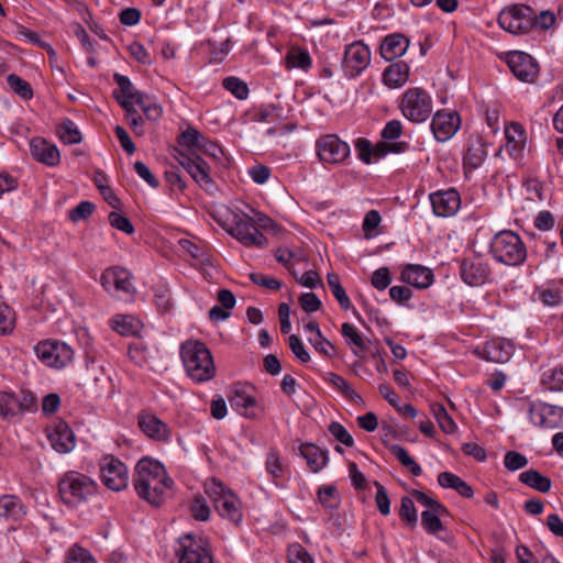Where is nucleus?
<instances>
[{
    "mask_svg": "<svg viewBox=\"0 0 563 563\" xmlns=\"http://www.w3.org/2000/svg\"><path fill=\"white\" fill-rule=\"evenodd\" d=\"M173 483L158 461L143 457L136 463L133 478L134 488L137 495L151 505L159 506L165 490L170 488Z\"/></svg>",
    "mask_w": 563,
    "mask_h": 563,
    "instance_id": "1",
    "label": "nucleus"
},
{
    "mask_svg": "<svg viewBox=\"0 0 563 563\" xmlns=\"http://www.w3.org/2000/svg\"><path fill=\"white\" fill-rule=\"evenodd\" d=\"M180 357L187 375L196 383H205L216 375L210 350L201 341L188 340L180 346Z\"/></svg>",
    "mask_w": 563,
    "mask_h": 563,
    "instance_id": "2",
    "label": "nucleus"
},
{
    "mask_svg": "<svg viewBox=\"0 0 563 563\" xmlns=\"http://www.w3.org/2000/svg\"><path fill=\"white\" fill-rule=\"evenodd\" d=\"M489 250L497 262L509 266H518L527 258L523 242L517 233L510 230L496 233L490 241Z\"/></svg>",
    "mask_w": 563,
    "mask_h": 563,
    "instance_id": "3",
    "label": "nucleus"
},
{
    "mask_svg": "<svg viewBox=\"0 0 563 563\" xmlns=\"http://www.w3.org/2000/svg\"><path fill=\"white\" fill-rule=\"evenodd\" d=\"M60 498L67 506H78L97 490V484L89 476L78 472H67L59 479Z\"/></svg>",
    "mask_w": 563,
    "mask_h": 563,
    "instance_id": "4",
    "label": "nucleus"
},
{
    "mask_svg": "<svg viewBox=\"0 0 563 563\" xmlns=\"http://www.w3.org/2000/svg\"><path fill=\"white\" fill-rule=\"evenodd\" d=\"M206 494L220 517L239 525L242 520L241 503L236 495L221 482L212 479L206 485Z\"/></svg>",
    "mask_w": 563,
    "mask_h": 563,
    "instance_id": "5",
    "label": "nucleus"
},
{
    "mask_svg": "<svg viewBox=\"0 0 563 563\" xmlns=\"http://www.w3.org/2000/svg\"><path fill=\"white\" fill-rule=\"evenodd\" d=\"M225 231L243 245L250 247H266V236L256 228L253 219L246 213H232L231 224Z\"/></svg>",
    "mask_w": 563,
    "mask_h": 563,
    "instance_id": "6",
    "label": "nucleus"
},
{
    "mask_svg": "<svg viewBox=\"0 0 563 563\" xmlns=\"http://www.w3.org/2000/svg\"><path fill=\"white\" fill-rule=\"evenodd\" d=\"M400 109L409 121L424 122L432 113V99L424 89L413 87L404 93Z\"/></svg>",
    "mask_w": 563,
    "mask_h": 563,
    "instance_id": "7",
    "label": "nucleus"
},
{
    "mask_svg": "<svg viewBox=\"0 0 563 563\" xmlns=\"http://www.w3.org/2000/svg\"><path fill=\"white\" fill-rule=\"evenodd\" d=\"M498 24L501 29L511 34H526L534 26L533 11L527 5L506 8L498 15Z\"/></svg>",
    "mask_w": 563,
    "mask_h": 563,
    "instance_id": "8",
    "label": "nucleus"
},
{
    "mask_svg": "<svg viewBox=\"0 0 563 563\" xmlns=\"http://www.w3.org/2000/svg\"><path fill=\"white\" fill-rule=\"evenodd\" d=\"M37 357L47 366L60 368L71 362L73 349L58 341L46 340L37 343L34 347Z\"/></svg>",
    "mask_w": 563,
    "mask_h": 563,
    "instance_id": "9",
    "label": "nucleus"
},
{
    "mask_svg": "<svg viewBox=\"0 0 563 563\" xmlns=\"http://www.w3.org/2000/svg\"><path fill=\"white\" fill-rule=\"evenodd\" d=\"M176 159L202 189L211 191L214 188V183L210 176V166L197 153L179 152Z\"/></svg>",
    "mask_w": 563,
    "mask_h": 563,
    "instance_id": "10",
    "label": "nucleus"
},
{
    "mask_svg": "<svg viewBox=\"0 0 563 563\" xmlns=\"http://www.w3.org/2000/svg\"><path fill=\"white\" fill-rule=\"evenodd\" d=\"M317 154L321 162L328 164H340L350 155V146L334 134L323 135L318 139Z\"/></svg>",
    "mask_w": 563,
    "mask_h": 563,
    "instance_id": "11",
    "label": "nucleus"
},
{
    "mask_svg": "<svg viewBox=\"0 0 563 563\" xmlns=\"http://www.w3.org/2000/svg\"><path fill=\"white\" fill-rule=\"evenodd\" d=\"M369 62V48L363 42H354L345 49L342 67L347 77L354 78L367 68Z\"/></svg>",
    "mask_w": 563,
    "mask_h": 563,
    "instance_id": "12",
    "label": "nucleus"
},
{
    "mask_svg": "<svg viewBox=\"0 0 563 563\" xmlns=\"http://www.w3.org/2000/svg\"><path fill=\"white\" fill-rule=\"evenodd\" d=\"M251 387L235 385L231 388L228 399L232 408L245 418L256 419L262 413L257 399L249 391Z\"/></svg>",
    "mask_w": 563,
    "mask_h": 563,
    "instance_id": "13",
    "label": "nucleus"
},
{
    "mask_svg": "<svg viewBox=\"0 0 563 563\" xmlns=\"http://www.w3.org/2000/svg\"><path fill=\"white\" fill-rule=\"evenodd\" d=\"M100 476L103 484L115 492H120L128 486V468L118 459L107 456L100 465Z\"/></svg>",
    "mask_w": 563,
    "mask_h": 563,
    "instance_id": "14",
    "label": "nucleus"
},
{
    "mask_svg": "<svg viewBox=\"0 0 563 563\" xmlns=\"http://www.w3.org/2000/svg\"><path fill=\"white\" fill-rule=\"evenodd\" d=\"M507 64L512 74L521 81L533 82L539 74L538 63L527 53L510 52Z\"/></svg>",
    "mask_w": 563,
    "mask_h": 563,
    "instance_id": "15",
    "label": "nucleus"
},
{
    "mask_svg": "<svg viewBox=\"0 0 563 563\" xmlns=\"http://www.w3.org/2000/svg\"><path fill=\"white\" fill-rule=\"evenodd\" d=\"M177 555L179 563H213L209 551L203 548L191 533L179 538Z\"/></svg>",
    "mask_w": 563,
    "mask_h": 563,
    "instance_id": "16",
    "label": "nucleus"
},
{
    "mask_svg": "<svg viewBox=\"0 0 563 563\" xmlns=\"http://www.w3.org/2000/svg\"><path fill=\"white\" fill-rule=\"evenodd\" d=\"M460 115L456 112L437 111L432 118L431 131L439 142L450 140L459 130Z\"/></svg>",
    "mask_w": 563,
    "mask_h": 563,
    "instance_id": "17",
    "label": "nucleus"
},
{
    "mask_svg": "<svg viewBox=\"0 0 563 563\" xmlns=\"http://www.w3.org/2000/svg\"><path fill=\"white\" fill-rule=\"evenodd\" d=\"M101 285L111 295L119 291L132 294L134 287L131 283V274L122 267H111L106 269L101 275Z\"/></svg>",
    "mask_w": 563,
    "mask_h": 563,
    "instance_id": "18",
    "label": "nucleus"
},
{
    "mask_svg": "<svg viewBox=\"0 0 563 563\" xmlns=\"http://www.w3.org/2000/svg\"><path fill=\"white\" fill-rule=\"evenodd\" d=\"M463 282L470 286H481L488 282L490 268L479 258H465L460 266Z\"/></svg>",
    "mask_w": 563,
    "mask_h": 563,
    "instance_id": "19",
    "label": "nucleus"
},
{
    "mask_svg": "<svg viewBox=\"0 0 563 563\" xmlns=\"http://www.w3.org/2000/svg\"><path fill=\"white\" fill-rule=\"evenodd\" d=\"M430 201L434 214L444 218L455 214L461 206L460 195L454 189L431 194Z\"/></svg>",
    "mask_w": 563,
    "mask_h": 563,
    "instance_id": "20",
    "label": "nucleus"
},
{
    "mask_svg": "<svg viewBox=\"0 0 563 563\" xmlns=\"http://www.w3.org/2000/svg\"><path fill=\"white\" fill-rule=\"evenodd\" d=\"M140 429L151 439L166 441L169 438V428L158 417L150 412L139 415Z\"/></svg>",
    "mask_w": 563,
    "mask_h": 563,
    "instance_id": "21",
    "label": "nucleus"
},
{
    "mask_svg": "<svg viewBox=\"0 0 563 563\" xmlns=\"http://www.w3.org/2000/svg\"><path fill=\"white\" fill-rule=\"evenodd\" d=\"M52 448L58 453H68L75 448V434L65 421L55 424L48 433Z\"/></svg>",
    "mask_w": 563,
    "mask_h": 563,
    "instance_id": "22",
    "label": "nucleus"
},
{
    "mask_svg": "<svg viewBox=\"0 0 563 563\" xmlns=\"http://www.w3.org/2000/svg\"><path fill=\"white\" fill-rule=\"evenodd\" d=\"M30 151L36 161L47 166H56L60 161L57 146L41 137L33 139L30 142Z\"/></svg>",
    "mask_w": 563,
    "mask_h": 563,
    "instance_id": "23",
    "label": "nucleus"
},
{
    "mask_svg": "<svg viewBox=\"0 0 563 563\" xmlns=\"http://www.w3.org/2000/svg\"><path fill=\"white\" fill-rule=\"evenodd\" d=\"M401 279L408 285L424 289L433 283V273L426 266L408 264L401 272Z\"/></svg>",
    "mask_w": 563,
    "mask_h": 563,
    "instance_id": "24",
    "label": "nucleus"
},
{
    "mask_svg": "<svg viewBox=\"0 0 563 563\" xmlns=\"http://www.w3.org/2000/svg\"><path fill=\"white\" fill-rule=\"evenodd\" d=\"M409 47V40L401 33L385 36L380 45V55L386 60H394L402 56Z\"/></svg>",
    "mask_w": 563,
    "mask_h": 563,
    "instance_id": "25",
    "label": "nucleus"
},
{
    "mask_svg": "<svg viewBox=\"0 0 563 563\" xmlns=\"http://www.w3.org/2000/svg\"><path fill=\"white\" fill-rule=\"evenodd\" d=\"M486 156L487 152L483 140L479 136L471 137L463 156L464 168L468 170L478 168L484 163Z\"/></svg>",
    "mask_w": 563,
    "mask_h": 563,
    "instance_id": "26",
    "label": "nucleus"
},
{
    "mask_svg": "<svg viewBox=\"0 0 563 563\" xmlns=\"http://www.w3.org/2000/svg\"><path fill=\"white\" fill-rule=\"evenodd\" d=\"M448 512H434L433 510H424L421 512V525L426 531L441 540H448L450 533L445 530L441 517L448 516Z\"/></svg>",
    "mask_w": 563,
    "mask_h": 563,
    "instance_id": "27",
    "label": "nucleus"
},
{
    "mask_svg": "<svg viewBox=\"0 0 563 563\" xmlns=\"http://www.w3.org/2000/svg\"><path fill=\"white\" fill-rule=\"evenodd\" d=\"M409 65L399 60L388 66L383 74V81L389 88H399L409 79Z\"/></svg>",
    "mask_w": 563,
    "mask_h": 563,
    "instance_id": "28",
    "label": "nucleus"
},
{
    "mask_svg": "<svg viewBox=\"0 0 563 563\" xmlns=\"http://www.w3.org/2000/svg\"><path fill=\"white\" fill-rule=\"evenodd\" d=\"M300 454L307 461L313 473L322 470L328 463V451L322 450L313 443H303L300 445Z\"/></svg>",
    "mask_w": 563,
    "mask_h": 563,
    "instance_id": "29",
    "label": "nucleus"
},
{
    "mask_svg": "<svg viewBox=\"0 0 563 563\" xmlns=\"http://www.w3.org/2000/svg\"><path fill=\"white\" fill-rule=\"evenodd\" d=\"M485 353L487 360L496 363H505L511 357L514 345L511 342L504 339L495 340L486 344Z\"/></svg>",
    "mask_w": 563,
    "mask_h": 563,
    "instance_id": "30",
    "label": "nucleus"
},
{
    "mask_svg": "<svg viewBox=\"0 0 563 563\" xmlns=\"http://www.w3.org/2000/svg\"><path fill=\"white\" fill-rule=\"evenodd\" d=\"M438 483L443 488L454 489L464 498H472L474 495L473 488L465 481L451 472L440 473L438 475Z\"/></svg>",
    "mask_w": 563,
    "mask_h": 563,
    "instance_id": "31",
    "label": "nucleus"
},
{
    "mask_svg": "<svg viewBox=\"0 0 563 563\" xmlns=\"http://www.w3.org/2000/svg\"><path fill=\"white\" fill-rule=\"evenodd\" d=\"M505 137L507 140L506 150L514 156L521 152L525 146V130L521 124L512 122L505 129Z\"/></svg>",
    "mask_w": 563,
    "mask_h": 563,
    "instance_id": "32",
    "label": "nucleus"
},
{
    "mask_svg": "<svg viewBox=\"0 0 563 563\" xmlns=\"http://www.w3.org/2000/svg\"><path fill=\"white\" fill-rule=\"evenodd\" d=\"M519 481L528 487L543 494L550 492L552 487V481L549 477L532 468L522 472L519 475Z\"/></svg>",
    "mask_w": 563,
    "mask_h": 563,
    "instance_id": "33",
    "label": "nucleus"
},
{
    "mask_svg": "<svg viewBox=\"0 0 563 563\" xmlns=\"http://www.w3.org/2000/svg\"><path fill=\"white\" fill-rule=\"evenodd\" d=\"M341 333L347 345L353 346L354 355L364 357L367 346L355 327L349 322H344L341 327Z\"/></svg>",
    "mask_w": 563,
    "mask_h": 563,
    "instance_id": "34",
    "label": "nucleus"
},
{
    "mask_svg": "<svg viewBox=\"0 0 563 563\" xmlns=\"http://www.w3.org/2000/svg\"><path fill=\"white\" fill-rule=\"evenodd\" d=\"M23 512L21 499L14 495H3L0 498V517L18 519Z\"/></svg>",
    "mask_w": 563,
    "mask_h": 563,
    "instance_id": "35",
    "label": "nucleus"
},
{
    "mask_svg": "<svg viewBox=\"0 0 563 563\" xmlns=\"http://www.w3.org/2000/svg\"><path fill=\"white\" fill-rule=\"evenodd\" d=\"M328 285L332 291V295L338 300L339 305L342 309L349 310L352 308V302L346 295L345 289L341 285V280L338 274L329 273L327 275Z\"/></svg>",
    "mask_w": 563,
    "mask_h": 563,
    "instance_id": "36",
    "label": "nucleus"
},
{
    "mask_svg": "<svg viewBox=\"0 0 563 563\" xmlns=\"http://www.w3.org/2000/svg\"><path fill=\"white\" fill-rule=\"evenodd\" d=\"M57 134L65 144H77L81 142V133L70 119H64L58 123Z\"/></svg>",
    "mask_w": 563,
    "mask_h": 563,
    "instance_id": "37",
    "label": "nucleus"
},
{
    "mask_svg": "<svg viewBox=\"0 0 563 563\" xmlns=\"http://www.w3.org/2000/svg\"><path fill=\"white\" fill-rule=\"evenodd\" d=\"M327 380L338 390H340L344 397L355 404H362V397L349 385V383L340 375L335 373H328Z\"/></svg>",
    "mask_w": 563,
    "mask_h": 563,
    "instance_id": "38",
    "label": "nucleus"
},
{
    "mask_svg": "<svg viewBox=\"0 0 563 563\" xmlns=\"http://www.w3.org/2000/svg\"><path fill=\"white\" fill-rule=\"evenodd\" d=\"M389 450L399 461V463L406 468H408L413 476L421 475L422 470L420 465L415 461L413 457L410 456V454L404 446L394 444L389 448Z\"/></svg>",
    "mask_w": 563,
    "mask_h": 563,
    "instance_id": "39",
    "label": "nucleus"
},
{
    "mask_svg": "<svg viewBox=\"0 0 563 563\" xmlns=\"http://www.w3.org/2000/svg\"><path fill=\"white\" fill-rule=\"evenodd\" d=\"M285 60L288 69L301 68L306 70L311 66V57L309 53L300 48H291L287 53Z\"/></svg>",
    "mask_w": 563,
    "mask_h": 563,
    "instance_id": "40",
    "label": "nucleus"
},
{
    "mask_svg": "<svg viewBox=\"0 0 563 563\" xmlns=\"http://www.w3.org/2000/svg\"><path fill=\"white\" fill-rule=\"evenodd\" d=\"M113 79H114L115 84L119 86V90H114V92H113V96L117 101H118V98L133 100L135 98L136 93L140 92V90L134 88V86L131 82L129 77L115 73L113 75Z\"/></svg>",
    "mask_w": 563,
    "mask_h": 563,
    "instance_id": "41",
    "label": "nucleus"
},
{
    "mask_svg": "<svg viewBox=\"0 0 563 563\" xmlns=\"http://www.w3.org/2000/svg\"><path fill=\"white\" fill-rule=\"evenodd\" d=\"M431 411L443 432L450 434L456 430V424L452 417L448 413L444 406H442L441 404H433L431 406Z\"/></svg>",
    "mask_w": 563,
    "mask_h": 563,
    "instance_id": "42",
    "label": "nucleus"
},
{
    "mask_svg": "<svg viewBox=\"0 0 563 563\" xmlns=\"http://www.w3.org/2000/svg\"><path fill=\"white\" fill-rule=\"evenodd\" d=\"M7 82L10 89L14 93L20 96L22 99L30 100L33 98V89L31 85L26 80L22 79L20 76L15 74H10L7 77Z\"/></svg>",
    "mask_w": 563,
    "mask_h": 563,
    "instance_id": "43",
    "label": "nucleus"
},
{
    "mask_svg": "<svg viewBox=\"0 0 563 563\" xmlns=\"http://www.w3.org/2000/svg\"><path fill=\"white\" fill-rule=\"evenodd\" d=\"M18 415V397L9 393H0V416L11 419Z\"/></svg>",
    "mask_w": 563,
    "mask_h": 563,
    "instance_id": "44",
    "label": "nucleus"
},
{
    "mask_svg": "<svg viewBox=\"0 0 563 563\" xmlns=\"http://www.w3.org/2000/svg\"><path fill=\"white\" fill-rule=\"evenodd\" d=\"M399 516L405 520L409 527L413 528L418 521V515L415 507L413 499L409 496H404L400 501Z\"/></svg>",
    "mask_w": 563,
    "mask_h": 563,
    "instance_id": "45",
    "label": "nucleus"
},
{
    "mask_svg": "<svg viewBox=\"0 0 563 563\" xmlns=\"http://www.w3.org/2000/svg\"><path fill=\"white\" fill-rule=\"evenodd\" d=\"M542 384L552 391L563 390V367L553 368L542 376Z\"/></svg>",
    "mask_w": 563,
    "mask_h": 563,
    "instance_id": "46",
    "label": "nucleus"
},
{
    "mask_svg": "<svg viewBox=\"0 0 563 563\" xmlns=\"http://www.w3.org/2000/svg\"><path fill=\"white\" fill-rule=\"evenodd\" d=\"M223 87L240 100L246 99L250 92L247 85L236 77H227Z\"/></svg>",
    "mask_w": 563,
    "mask_h": 563,
    "instance_id": "47",
    "label": "nucleus"
},
{
    "mask_svg": "<svg viewBox=\"0 0 563 563\" xmlns=\"http://www.w3.org/2000/svg\"><path fill=\"white\" fill-rule=\"evenodd\" d=\"M129 358L137 366H143L148 362V349L142 342H135L129 345Z\"/></svg>",
    "mask_w": 563,
    "mask_h": 563,
    "instance_id": "48",
    "label": "nucleus"
},
{
    "mask_svg": "<svg viewBox=\"0 0 563 563\" xmlns=\"http://www.w3.org/2000/svg\"><path fill=\"white\" fill-rule=\"evenodd\" d=\"M411 496L418 504L427 507V510H433L434 512H448V508L444 505H442L439 500L428 496L423 492L413 489L411 492Z\"/></svg>",
    "mask_w": 563,
    "mask_h": 563,
    "instance_id": "49",
    "label": "nucleus"
},
{
    "mask_svg": "<svg viewBox=\"0 0 563 563\" xmlns=\"http://www.w3.org/2000/svg\"><path fill=\"white\" fill-rule=\"evenodd\" d=\"M191 516L199 521H207L210 517V508L202 496H196L190 506Z\"/></svg>",
    "mask_w": 563,
    "mask_h": 563,
    "instance_id": "50",
    "label": "nucleus"
},
{
    "mask_svg": "<svg viewBox=\"0 0 563 563\" xmlns=\"http://www.w3.org/2000/svg\"><path fill=\"white\" fill-rule=\"evenodd\" d=\"M289 563H314L309 552L300 544L294 543L288 548Z\"/></svg>",
    "mask_w": 563,
    "mask_h": 563,
    "instance_id": "51",
    "label": "nucleus"
},
{
    "mask_svg": "<svg viewBox=\"0 0 563 563\" xmlns=\"http://www.w3.org/2000/svg\"><path fill=\"white\" fill-rule=\"evenodd\" d=\"M318 498L325 508L338 507L336 489L332 485L321 486L318 490Z\"/></svg>",
    "mask_w": 563,
    "mask_h": 563,
    "instance_id": "52",
    "label": "nucleus"
},
{
    "mask_svg": "<svg viewBox=\"0 0 563 563\" xmlns=\"http://www.w3.org/2000/svg\"><path fill=\"white\" fill-rule=\"evenodd\" d=\"M179 245L184 251L190 254V256L201 264H209V256L207 253L198 245H196L194 242L187 239H181L179 241Z\"/></svg>",
    "mask_w": 563,
    "mask_h": 563,
    "instance_id": "53",
    "label": "nucleus"
},
{
    "mask_svg": "<svg viewBox=\"0 0 563 563\" xmlns=\"http://www.w3.org/2000/svg\"><path fill=\"white\" fill-rule=\"evenodd\" d=\"M14 328V313L9 306L0 303V334L5 335Z\"/></svg>",
    "mask_w": 563,
    "mask_h": 563,
    "instance_id": "54",
    "label": "nucleus"
},
{
    "mask_svg": "<svg viewBox=\"0 0 563 563\" xmlns=\"http://www.w3.org/2000/svg\"><path fill=\"white\" fill-rule=\"evenodd\" d=\"M504 464L508 471L515 472L527 466L528 459L517 451H509L505 455Z\"/></svg>",
    "mask_w": 563,
    "mask_h": 563,
    "instance_id": "55",
    "label": "nucleus"
},
{
    "mask_svg": "<svg viewBox=\"0 0 563 563\" xmlns=\"http://www.w3.org/2000/svg\"><path fill=\"white\" fill-rule=\"evenodd\" d=\"M109 223L111 227H113L117 230H120L126 234H132L134 232V227L130 219H128L125 216L112 211L109 213Z\"/></svg>",
    "mask_w": 563,
    "mask_h": 563,
    "instance_id": "56",
    "label": "nucleus"
},
{
    "mask_svg": "<svg viewBox=\"0 0 563 563\" xmlns=\"http://www.w3.org/2000/svg\"><path fill=\"white\" fill-rule=\"evenodd\" d=\"M329 432L340 443L351 448L354 445V440L349 431L336 421H333L329 426Z\"/></svg>",
    "mask_w": 563,
    "mask_h": 563,
    "instance_id": "57",
    "label": "nucleus"
},
{
    "mask_svg": "<svg viewBox=\"0 0 563 563\" xmlns=\"http://www.w3.org/2000/svg\"><path fill=\"white\" fill-rule=\"evenodd\" d=\"M202 140V134L196 130L195 128H188L186 131H184L178 136V143L181 146L188 147V148H196L198 147L199 142Z\"/></svg>",
    "mask_w": 563,
    "mask_h": 563,
    "instance_id": "58",
    "label": "nucleus"
},
{
    "mask_svg": "<svg viewBox=\"0 0 563 563\" xmlns=\"http://www.w3.org/2000/svg\"><path fill=\"white\" fill-rule=\"evenodd\" d=\"M288 344L294 355L302 363L310 361V354L305 349L301 339L297 334H290L288 338Z\"/></svg>",
    "mask_w": 563,
    "mask_h": 563,
    "instance_id": "59",
    "label": "nucleus"
},
{
    "mask_svg": "<svg viewBox=\"0 0 563 563\" xmlns=\"http://www.w3.org/2000/svg\"><path fill=\"white\" fill-rule=\"evenodd\" d=\"M374 485L377 489L375 496L376 506L382 515L387 516L390 514V500L387 492L379 482H375Z\"/></svg>",
    "mask_w": 563,
    "mask_h": 563,
    "instance_id": "60",
    "label": "nucleus"
},
{
    "mask_svg": "<svg viewBox=\"0 0 563 563\" xmlns=\"http://www.w3.org/2000/svg\"><path fill=\"white\" fill-rule=\"evenodd\" d=\"M67 563H96L88 550L74 545L67 553Z\"/></svg>",
    "mask_w": 563,
    "mask_h": 563,
    "instance_id": "61",
    "label": "nucleus"
},
{
    "mask_svg": "<svg viewBox=\"0 0 563 563\" xmlns=\"http://www.w3.org/2000/svg\"><path fill=\"white\" fill-rule=\"evenodd\" d=\"M95 211V205L90 201H81L69 212V219L74 222L86 220Z\"/></svg>",
    "mask_w": 563,
    "mask_h": 563,
    "instance_id": "62",
    "label": "nucleus"
},
{
    "mask_svg": "<svg viewBox=\"0 0 563 563\" xmlns=\"http://www.w3.org/2000/svg\"><path fill=\"white\" fill-rule=\"evenodd\" d=\"M371 283L377 290L386 289L391 283L389 268L380 267L376 269L372 275Z\"/></svg>",
    "mask_w": 563,
    "mask_h": 563,
    "instance_id": "63",
    "label": "nucleus"
},
{
    "mask_svg": "<svg viewBox=\"0 0 563 563\" xmlns=\"http://www.w3.org/2000/svg\"><path fill=\"white\" fill-rule=\"evenodd\" d=\"M298 301H299L301 309L307 313L316 312L322 306L321 300L318 298V296L314 292L302 294L299 297Z\"/></svg>",
    "mask_w": 563,
    "mask_h": 563,
    "instance_id": "64",
    "label": "nucleus"
}]
</instances>
